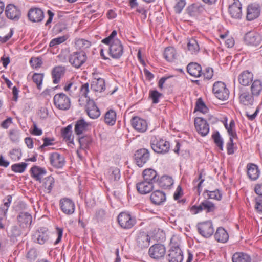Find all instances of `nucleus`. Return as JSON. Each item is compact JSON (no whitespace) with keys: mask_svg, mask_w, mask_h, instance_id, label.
<instances>
[{"mask_svg":"<svg viewBox=\"0 0 262 262\" xmlns=\"http://www.w3.org/2000/svg\"><path fill=\"white\" fill-rule=\"evenodd\" d=\"M51 164L55 168H62L65 164L64 158L62 155L57 152H54L50 156Z\"/></svg>","mask_w":262,"mask_h":262,"instance_id":"21","label":"nucleus"},{"mask_svg":"<svg viewBox=\"0 0 262 262\" xmlns=\"http://www.w3.org/2000/svg\"><path fill=\"white\" fill-rule=\"evenodd\" d=\"M44 75L42 73H34L32 76L33 82L36 84L37 88L40 90L42 88V83Z\"/></svg>","mask_w":262,"mask_h":262,"instance_id":"49","label":"nucleus"},{"mask_svg":"<svg viewBox=\"0 0 262 262\" xmlns=\"http://www.w3.org/2000/svg\"><path fill=\"white\" fill-rule=\"evenodd\" d=\"M161 95L162 94L157 90L150 91L149 93V96L151 98L153 103H158L159 102V99Z\"/></svg>","mask_w":262,"mask_h":262,"instance_id":"58","label":"nucleus"},{"mask_svg":"<svg viewBox=\"0 0 262 262\" xmlns=\"http://www.w3.org/2000/svg\"><path fill=\"white\" fill-rule=\"evenodd\" d=\"M195 127L199 134L204 137L209 132V126L206 120L201 117H197L194 120Z\"/></svg>","mask_w":262,"mask_h":262,"instance_id":"14","label":"nucleus"},{"mask_svg":"<svg viewBox=\"0 0 262 262\" xmlns=\"http://www.w3.org/2000/svg\"><path fill=\"white\" fill-rule=\"evenodd\" d=\"M5 13L8 18L13 21H18L21 16V11L19 8L11 4L6 6Z\"/></svg>","mask_w":262,"mask_h":262,"instance_id":"15","label":"nucleus"},{"mask_svg":"<svg viewBox=\"0 0 262 262\" xmlns=\"http://www.w3.org/2000/svg\"><path fill=\"white\" fill-rule=\"evenodd\" d=\"M72 125L69 124L67 127L62 128L61 131V136L64 140L69 143L74 145V137L72 135Z\"/></svg>","mask_w":262,"mask_h":262,"instance_id":"34","label":"nucleus"},{"mask_svg":"<svg viewBox=\"0 0 262 262\" xmlns=\"http://www.w3.org/2000/svg\"><path fill=\"white\" fill-rule=\"evenodd\" d=\"M166 249L164 246L162 244H155L150 247L149 249V255L150 257L159 259L163 257L165 254Z\"/></svg>","mask_w":262,"mask_h":262,"instance_id":"13","label":"nucleus"},{"mask_svg":"<svg viewBox=\"0 0 262 262\" xmlns=\"http://www.w3.org/2000/svg\"><path fill=\"white\" fill-rule=\"evenodd\" d=\"M43 144L39 147V148L40 149H42L43 148L46 146L52 145L54 139H51L50 138L46 137L43 139Z\"/></svg>","mask_w":262,"mask_h":262,"instance_id":"64","label":"nucleus"},{"mask_svg":"<svg viewBox=\"0 0 262 262\" xmlns=\"http://www.w3.org/2000/svg\"><path fill=\"white\" fill-rule=\"evenodd\" d=\"M82 39H76L75 47L78 51L73 52L69 56L70 63L75 68H79L82 66Z\"/></svg>","mask_w":262,"mask_h":262,"instance_id":"2","label":"nucleus"},{"mask_svg":"<svg viewBox=\"0 0 262 262\" xmlns=\"http://www.w3.org/2000/svg\"><path fill=\"white\" fill-rule=\"evenodd\" d=\"M188 50L192 54H196L200 51V47L198 41L194 38L188 39Z\"/></svg>","mask_w":262,"mask_h":262,"instance_id":"40","label":"nucleus"},{"mask_svg":"<svg viewBox=\"0 0 262 262\" xmlns=\"http://www.w3.org/2000/svg\"><path fill=\"white\" fill-rule=\"evenodd\" d=\"M212 92L215 97L220 100H226L229 98V91L225 83L222 81L215 82L212 87Z\"/></svg>","mask_w":262,"mask_h":262,"instance_id":"3","label":"nucleus"},{"mask_svg":"<svg viewBox=\"0 0 262 262\" xmlns=\"http://www.w3.org/2000/svg\"><path fill=\"white\" fill-rule=\"evenodd\" d=\"M67 39V37L65 36H60L52 39L50 42V47H54L64 42Z\"/></svg>","mask_w":262,"mask_h":262,"instance_id":"54","label":"nucleus"},{"mask_svg":"<svg viewBox=\"0 0 262 262\" xmlns=\"http://www.w3.org/2000/svg\"><path fill=\"white\" fill-rule=\"evenodd\" d=\"M214 142L216 145L220 149L223 150V141L221 137L219 132H216L212 136Z\"/></svg>","mask_w":262,"mask_h":262,"instance_id":"53","label":"nucleus"},{"mask_svg":"<svg viewBox=\"0 0 262 262\" xmlns=\"http://www.w3.org/2000/svg\"><path fill=\"white\" fill-rule=\"evenodd\" d=\"M150 200L153 204L159 205L166 201V195L161 191L156 190L151 194Z\"/></svg>","mask_w":262,"mask_h":262,"instance_id":"30","label":"nucleus"},{"mask_svg":"<svg viewBox=\"0 0 262 262\" xmlns=\"http://www.w3.org/2000/svg\"><path fill=\"white\" fill-rule=\"evenodd\" d=\"M173 184L172 179L169 176H162L159 181L160 186L163 188L166 189L170 187Z\"/></svg>","mask_w":262,"mask_h":262,"instance_id":"45","label":"nucleus"},{"mask_svg":"<svg viewBox=\"0 0 262 262\" xmlns=\"http://www.w3.org/2000/svg\"><path fill=\"white\" fill-rule=\"evenodd\" d=\"M18 223L22 228L30 226L32 221V215L28 212H21L17 217Z\"/></svg>","mask_w":262,"mask_h":262,"instance_id":"25","label":"nucleus"},{"mask_svg":"<svg viewBox=\"0 0 262 262\" xmlns=\"http://www.w3.org/2000/svg\"><path fill=\"white\" fill-rule=\"evenodd\" d=\"M244 40L248 45L257 46L260 43V37L254 32H249L245 34Z\"/></svg>","mask_w":262,"mask_h":262,"instance_id":"23","label":"nucleus"},{"mask_svg":"<svg viewBox=\"0 0 262 262\" xmlns=\"http://www.w3.org/2000/svg\"><path fill=\"white\" fill-rule=\"evenodd\" d=\"M253 74L252 72L246 70L242 72L238 76L239 83L244 86L248 85L253 81Z\"/></svg>","mask_w":262,"mask_h":262,"instance_id":"26","label":"nucleus"},{"mask_svg":"<svg viewBox=\"0 0 262 262\" xmlns=\"http://www.w3.org/2000/svg\"><path fill=\"white\" fill-rule=\"evenodd\" d=\"M61 210L65 214L70 215L74 212L75 206L74 202L70 199L64 198L59 202Z\"/></svg>","mask_w":262,"mask_h":262,"instance_id":"16","label":"nucleus"},{"mask_svg":"<svg viewBox=\"0 0 262 262\" xmlns=\"http://www.w3.org/2000/svg\"><path fill=\"white\" fill-rule=\"evenodd\" d=\"M205 192L207 194L208 199L220 201L222 198V193L219 189H216L214 191L206 190Z\"/></svg>","mask_w":262,"mask_h":262,"instance_id":"48","label":"nucleus"},{"mask_svg":"<svg viewBox=\"0 0 262 262\" xmlns=\"http://www.w3.org/2000/svg\"><path fill=\"white\" fill-rule=\"evenodd\" d=\"M12 200V196L11 195H8L6 198L3 200V206L0 207V213H2V214L7 215Z\"/></svg>","mask_w":262,"mask_h":262,"instance_id":"47","label":"nucleus"},{"mask_svg":"<svg viewBox=\"0 0 262 262\" xmlns=\"http://www.w3.org/2000/svg\"><path fill=\"white\" fill-rule=\"evenodd\" d=\"M247 174L251 180H256L259 177L260 171L258 166L252 163L247 165Z\"/></svg>","mask_w":262,"mask_h":262,"instance_id":"33","label":"nucleus"},{"mask_svg":"<svg viewBox=\"0 0 262 262\" xmlns=\"http://www.w3.org/2000/svg\"><path fill=\"white\" fill-rule=\"evenodd\" d=\"M227 150L228 155L234 154L233 139L230 138L229 142L227 144Z\"/></svg>","mask_w":262,"mask_h":262,"instance_id":"62","label":"nucleus"},{"mask_svg":"<svg viewBox=\"0 0 262 262\" xmlns=\"http://www.w3.org/2000/svg\"><path fill=\"white\" fill-rule=\"evenodd\" d=\"M29 19L32 22H40L44 18V14L40 8H31L28 14Z\"/></svg>","mask_w":262,"mask_h":262,"instance_id":"22","label":"nucleus"},{"mask_svg":"<svg viewBox=\"0 0 262 262\" xmlns=\"http://www.w3.org/2000/svg\"><path fill=\"white\" fill-rule=\"evenodd\" d=\"M262 91V83L259 80H255L251 86L252 96H258Z\"/></svg>","mask_w":262,"mask_h":262,"instance_id":"42","label":"nucleus"},{"mask_svg":"<svg viewBox=\"0 0 262 262\" xmlns=\"http://www.w3.org/2000/svg\"><path fill=\"white\" fill-rule=\"evenodd\" d=\"M186 5L185 0H177V3L174 7V11L177 13L180 14Z\"/></svg>","mask_w":262,"mask_h":262,"instance_id":"55","label":"nucleus"},{"mask_svg":"<svg viewBox=\"0 0 262 262\" xmlns=\"http://www.w3.org/2000/svg\"><path fill=\"white\" fill-rule=\"evenodd\" d=\"M54 104L58 109L68 110L71 106L70 98L64 93L56 94L53 98Z\"/></svg>","mask_w":262,"mask_h":262,"instance_id":"5","label":"nucleus"},{"mask_svg":"<svg viewBox=\"0 0 262 262\" xmlns=\"http://www.w3.org/2000/svg\"><path fill=\"white\" fill-rule=\"evenodd\" d=\"M31 177L36 181L41 182L43 177L46 174L47 170L45 168L34 166L30 169Z\"/></svg>","mask_w":262,"mask_h":262,"instance_id":"24","label":"nucleus"},{"mask_svg":"<svg viewBox=\"0 0 262 262\" xmlns=\"http://www.w3.org/2000/svg\"><path fill=\"white\" fill-rule=\"evenodd\" d=\"M224 126L227 130V132L230 136V138L232 139L235 138L237 137V134L235 130V122L233 120H231L230 121L229 124L228 125L227 122V120L224 122Z\"/></svg>","mask_w":262,"mask_h":262,"instance_id":"43","label":"nucleus"},{"mask_svg":"<svg viewBox=\"0 0 262 262\" xmlns=\"http://www.w3.org/2000/svg\"><path fill=\"white\" fill-rule=\"evenodd\" d=\"M83 91H84V95L86 99V104L85 106V110L88 116L92 119H96L100 115V111L96 106L94 100L90 99V97L88 96L89 92V83L88 82L83 84Z\"/></svg>","mask_w":262,"mask_h":262,"instance_id":"1","label":"nucleus"},{"mask_svg":"<svg viewBox=\"0 0 262 262\" xmlns=\"http://www.w3.org/2000/svg\"><path fill=\"white\" fill-rule=\"evenodd\" d=\"M74 132L76 135L79 136L78 141L79 144V148L77 150V154L79 158L81 159L82 137H80V136L82 134V119H79L76 121L74 127Z\"/></svg>","mask_w":262,"mask_h":262,"instance_id":"27","label":"nucleus"},{"mask_svg":"<svg viewBox=\"0 0 262 262\" xmlns=\"http://www.w3.org/2000/svg\"><path fill=\"white\" fill-rule=\"evenodd\" d=\"M150 146L152 150L158 154H164L167 153L170 149V143L165 140L152 139L150 141Z\"/></svg>","mask_w":262,"mask_h":262,"instance_id":"4","label":"nucleus"},{"mask_svg":"<svg viewBox=\"0 0 262 262\" xmlns=\"http://www.w3.org/2000/svg\"><path fill=\"white\" fill-rule=\"evenodd\" d=\"M117 35V31L116 30H113L111 34L106 38L103 39L102 40V42L106 45H109L111 42H112L113 41L116 39H118L117 38H115V37Z\"/></svg>","mask_w":262,"mask_h":262,"instance_id":"56","label":"nucleus"},{"mask_svg":"<svg viewBox=\"0 0 262 262\" xmlns=\"http://www.w3.org/2000/svg\"><path fill=\"white\" fill-rule=\"evenodd\" d=\"M143 177L144 180L146 181H150L151 183H154L157 181V172L151 168L145 169L143 172Z\"/></svg>","mask_w":262,"mask_h":262,"instance_id":"37","label":"nucleus"},{"mask_svg":"<svg viewBox=\"0 0 262 262\" xmlns=\"http://www.w3.org/2000/svg\"><path fill=\"white\" fill-rule=\"evenodd\" d=\"M229 12L231 17L240 19L242 16V4L239 0H234L229 7Z\"/></svg>","mask_w":262,"mask_h":262,"instance_id":"19","label":"nucleus"},{"mask_svg":"<svg viewBox=\"0 0 262 262\" xmlns=\"http://www.w3.org/2000/svg\"><path fill=\"white\" fill-rule=\"evenodd\" d=\"M27 164L24 162L14 164L12 165V170L15 172L23 173L25 170Z\"/></svg>","mask_w":262,"mask_h":262,"instance_id":"51","label":"nucleus"},{"mask_svg":"<svg viewBox=\"0 0 262 262\" xmlns=\"http://www.w3.org/2000/svg\"><path fill=\"white\" fill-rule=\"evenodd\" d=\"M187 72L192 76L199 77L202 75L201 66L196 62H191L187 67Z\"/></svg>","mask_w":262,"mask_h":262,"instance_id":"29","label":"nucleus"},{"mask_svg":"<svg viewBox=\"0 0 262 262\" xmlns=\"http://www.w3.org/2000/svg\"><path fill=\"white\" fill-rule=\"evenodd\" d=\"M260 7L259 4L253 3L249 5L247 8L246 18L251 21L257 18L260 15Z\"/></svg>","mask_w":262,"mask_h":262,"instance_id":"18","label":"nucleus"},{"mask_svg":"<svg viewBox=\"0 0 262 262\" xmlns=\"http://www.w3.org/2000/svg\"><path fill=\"white\" fill-rule=\"evenodd\" d=\"M132 125L137 131L140 133L145 132L148 128L147 121L139 117L136 116L132 119Z\"/></svg>","mask_w":262,"mask_h":262,"instance_id":"17","label":"nucleus"},{"mask_svg":"<svg viewBox=\"0 0 262 262\" xmlns=\"http://www.w3.org/2000/svg\"><path fill=\"white\" fill-rule=\"evenodd\" d=\"M150 241V237L147 233L140 232L137 238V245L141 249L147 248L149 245Z\"/></svg>","mask_w":262,"mask_h":262,"instance_id":"31","label":"nucleus"},{"mask_svg":"<svg viewBox=\"0 0 262 262\" xmlns=\"http://www.w3.org/2000/svg\"><path fill=\"white\" fill-rule=\"evenodd\" d=\"M104 121L108 125H114L116 121V112L112 109L107 111L104 116Z\"/></svg>","mask_w":262,"mask_h":262,"instance_id":"38","label":"nucleus"},{"mask_svg":"<svg viewBox=\"0 0 262 262\" xmlns=\"http://www.w3.org/2000/svg\"><path fill=\"white\" fill-rule=\"evenodd\" d=\"M214 238L218 242L225 243L229 239V235L223 227H219L214 234Z\"/></svg>","mask_w":262,"mask_h":262,"instance_id":"36","label":"nucleus"},{"mask_svg":"<svg viewBox=\"0 0 262 262\" xmlns=\"http://www.w3.org/2000/svg\"><path fill=\"white\" fill-rule=\"evenodd\" d=\"M30 62L33 68H40L42 64L41 59L39 57L32 58L30 60Z\"/></svg>","mask_w":262,"mask_h":262,"instance_id":"57","label":"nucleus"},{"mask_svg":"<svg viewBox=\"0 0 262 262\" xmlns=\"http://www.w3.org/2000/svg\"><path fill=\"white\" fill-rule=\"evenodd\" d=\"M202 74L206 79L209 80L212 78L213 75V70L212 68L207 67L205 69L204 72L202 73Z\"/></svg>","mask_w":262,"mask_h":262,"instance_id":"61","label":"nucleus"},{"mask_svg":"<svg viewBox=\"0 0 262 262\" xmlns=\"http://www.w3.org/2000/svg\"><path fill=\"white\" fill-rule=\"evenodd\" d=\"M49 233L47 228L40 227L36 230L32 235V240L34 242L40 245H43L49 239Z\"/></svg>","mask_w":262,"mask_h":262,"instance_id":"9","label":"nucleus"},{"mask_svg":"<svg viewBox=\"0 0 262 262\" xmlns=\"http://www.w3.org/2000/svg\"><path fill=\"white\" fill-rule=\"evenodd\" d=\"M94 80L91 84V89L96 92H101L105 89V83L103 78L98 77L97 76L94 75Z\"/></svg>","mask_w":262,"mask_h":262,"instance_id":"32","label":"nucleus"},{"mask_svg":"<svg viewBox=\"0 0 262 262\" xmlns=\"http://www.w3.org/2000/svg\"><path fill=\"white\" fill-rule=\"evenodd\" d=\"M108 45L109 54L114 59L120 58L123 54V47L119 39H116Z\"/></svg>","mask_w":262,"mask_h":262,"instance_id":"10","label":"nucleus"},{"mask_svg":"<svg viewBox=\"0 0 262 262\" xmlns=\"http://www.w3.org/2000/svg\"><path fill=\"white\" fill-rule=\"evenodd\" d=\"M54 178L51 176L45 178L43 182L44 191L47 193H51L54 186Z\"/></svg>","mask_w":262,"mask_h":262,"instance_id":"41","label":"nucleus"},{"mask_svg":"<svg viewBox=\"0 0 262 262\" xmlns=\"http://www.w3.org/2000/svg\"><path fill=\"white\" fill-rule=\"evenodd\" d=\"M168 252L167 260L169 262H182L183 261V252L178 246H172Z\"/></svg>","mask_w":262,"mask_h":262,"instance_id":"12","label":"nucleus"},{"mask_svg":"<svg viewBox=\"0 0 262 262\" xmlns=\"http://www.w3.org/2000/svg\"><path fill=\"white\" fill-rule=\"evenodd\" d=\"M190 210L194 214H196L203 210H204L206 213H210L215 211L216 210V206L215 204L211 201L206 200L202 202L198 206H192Z\"/></svg>","mask_w":262,"mask_h":262,"instance_id":"6","label":"nucleus"},{"mask_svg":"<svg viewBox=\"0 0 262 262\" xmlns=\"http://www.w3.org/2000/svg\"><path fill=\"white\" fill-rule=\"evenodd\" d=\"M65 72V68L62 66H57L55 67L52 72L53 81L54 84L59 82L61 77Z\"/></svg>","mask_w":262,"mask_h":262,"instance_id":"35","label":"nucleus"},{"mask_svg":"<svg viewBox=\"0 0 262 262\" xmlns=\"http://www.w3.org/2000/svg\"><path fill=\"white\" fill-rule=\"evenodd\" d=\"M21 151L19 148H14L9 151V156L14 161H18L21 157Z\"/></svg>","mask_w":262,"mask_h":262,"instance_id":"52","label":"nucleus"},{"mask_svg":"<svg viewBox=\"0 0 262 262\" xmlns=\"http://www.w3.org/2000/svg\"><path fill=\"white\" fill-rule=\"evenodd\" d=\"M134 158L137 165L141 167L149 161L150 154L148 149L140 148L136 151Z\"/></svg>","mask_w":262,"mask_h":262,"instance_id":"8","label":"nucleus"},{"mask_svg":"<svg viewBox=\"0 0 262 262\" xmlns=\"http://www.w3.org/2000/svg\"><path fill=\"white\" fill-rule=\"evenodd\" d=\"M187 13L191 17H198L205 12L203 5L199 3H194L189 6L186 9Z\"/></svg>","mask_w":262,"mask_h":262,"instance_id":"20","label":"nucleus"},{"mask_svg":"<svg viewBox=\"0 0 262 262\" xmlns=\"http://www.w3.org/2000/svg\"><path fill=\"white\" fill-rule=\"evenodd\" d=\"M120 178V170L118 168L114 169L111 174L110 175V178L114 181H117L119 180Z\"/></svg>","mask_w":262,"mask_h":262,"instance_id":"63","label":"nucleus"},{"mask_svg":"<svg viewBox=\"0 0 262 262\" xmlns=\"http://www.w3.org/2000/svg\"><path fill=\"white\" fill-rule=\"evenodd\" d=\"M240 101L245 105H252L253 102L252 96L248 92H243L239 96Z\"/></svg>","mask_w":262,"mask_h":262,"instance_id":"46","label":"nucleus"},{"mask_svg":"<svg viewBox=\"0 0 262 262\" xmlns=\"http://www.w3.org/2000/svg\"><path fill=\"white\" fill-rule=\"evenodd\" d=\"M149 182L144 180L137 183L136 187L138 191L141 194L149 193L154 188L153 184Z\"/></svg>","mask_w":262,"mask_h":262,"instance_id":"28","label":"nucleus"},{"mask_svg":"<svg viewBox=\"0 0 262 262\" xmlns=\"http://www.w3.org/2000/svg\"><path fill=\"white\" fill-rule=\"evenodd\" d=\"M9 137L12 142H17L19 141L20 139L19 133L15 130H10L9 133Z\"/></svg>","mask_w":262,"mask_h":262,"instance_id":"60","label":"nucleus"},{"mask_svg":"<svg viewBox=\"0 0 262 262\" xmlns=\"http://www.w3.org/2000/svg\"><path fill=\"white\" fill-rule=\"evenodd\" d=\"M232 262H251L250 256L243 252H236L232 257Z\"/></svg>","mask_w":262,"mask_h":262,"instance_id":"39","label":"nucleus"},{"mask_svg":"<svg viewBox=\"0 0 262 262\" xmlns=\"http://www.w3.org/2000/svg\"><path fill=\"white\" fill-rule=\"evenodd\" d=\"M63 230L62 228L60 227H56V230L55 231V234L57 236V239L54 242L55 245H57L59 244L62 239V236H63Z\"/></svg>","mask_w":262,"mask_h":262,"instance_id":"59","label":"nucleus"},{"mask_svg":"<svg viewBox=\"0 0 262 262\" xmlns=\"http://www.w3.org/2000/svg\"><path fill=\"white\" fill-rule=\"evenodd\" d=\"M197 228L200 234L206 238L210 237L214 232V228L211 221L199 223Z\"/></svg>","mask_w":262,"mask_h":262,"instance_id":"11","label":"nucleus"},{"mask_svg":"<svg viewBox=\"0 0 262 262\" xmlns=\"http://www.w3.org/2000/svg\"><path fill=\"white\" fill-rule=\"evenodd\" d=\"M194 111H199L205 114L208 112V108L206 106L202 99L199 98L196 102Z\"/></svg>","mask_w":262,"mask_h":262,"instance_id":"50","label":"nucleus"},{"mask_svg":"<svg viewBox=\"0 0 262 262\" xmlns=\"http://www.w3.org/2000/svg\"><path fill=\"white\" fill-rule=\"evenodd\" d=\"M164 57L168 61H172L176 58V51L172 47L166 48L164 52Z\"/></svg>","mask_w":262,"mask_h":262,"instance_id":"44","label":"nucleus"},{"mask_svg":"<svg viewBox=\"0 0 262 262\" xmlns=\"http://www.w3.org/2000/svg\"><path fill=\"white\" fill-rule=\"evenodd\" d=\"M118 222L120 226L123 229H130L136 224L135 217L126 212H121L118 216Z\"/></svg>","mask_w":262,"mask_h":262,"instance_id":"7","label":"nucleus"}]
</instances>
